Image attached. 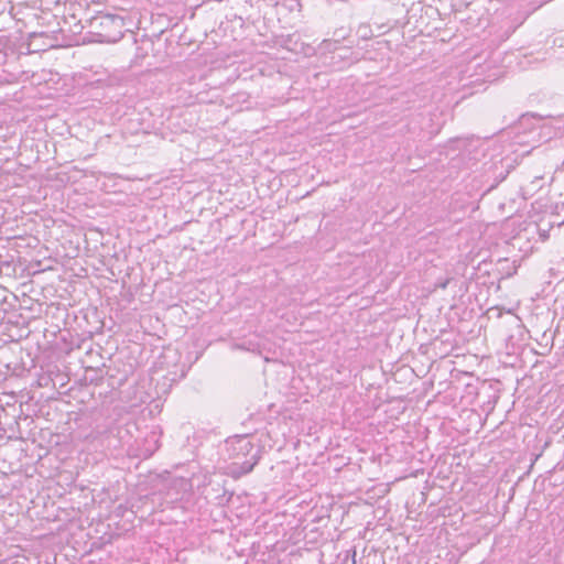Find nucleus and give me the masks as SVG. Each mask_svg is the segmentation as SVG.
<instances>
[{
	"label": "nucleus",
	"mask_w": 564,
	"mask_h": 564,
	"mask_svg": "<svg viewBox=\"0 0 564 564\" xmlns=\"http://www.w3.org/2000/svg\"><path fill=\"white\" fill-rule=\"evenodd\" d=\"M355 558H356V557H354V555H352V556H350V560H352V562H354V563H356V560H355Z\"/></svg>",
	"instance_id": "obj_4"
},
{
	"label": "nucleus",
	"mask_w": 564,
	"mask_h": 564,
	"mask_svg": "<svg viewBox=\"0 0 564 564\" xmlns=\"http://www.w3.org/2000/svg\"><path fill=\"white\" fill-rule=\"evenodd\" d=\"M451 280H452L451 278H446V279H444V280L438 279V280L435 282V288H440V289L445 290V289L448 286V284H449V282H451Z\"/></svg>",
	"instance_id": "obj_2"
},
{
	"label": "nucleus",
	"mask_w": 564,
	"mask_h": 564,
	"mask_svg": "<svg viewBox=\"0 0 564 564\" xmlns=\"http://www.w3.org/2000/svg\"><path fill=\"white\" fill-rule=\"evenodd\" d=\"M226 453L234 460L238 476L250 473L259 462V448H256L249 435H235L226 440Z\"/></svg>",
	"instance_id": "obj_1"
},
{
	"label": "nucleus",
	"mask_w": 564,
	"mask_h": 564,
	"mask_svg": "<svg viewBox=\"0 0 564 564\" xmlns=\"http://www.w3.org/2000/svg\"><path fill=\"white\" fill-rule=\"evenodd\" d=\"M336 44H337V42H336V41H332V40H324V41L322 42L321 46H322V48H324V50H329V48H330V46L336 45Z\"/></svg>",
	"instance_id": "obj_3"
}]
</instances>
